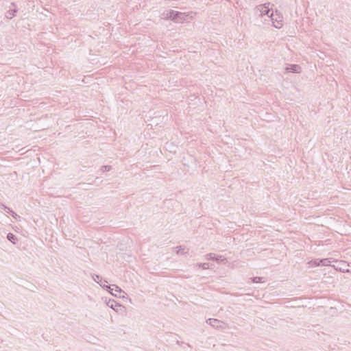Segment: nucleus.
<instances>
[{"label": "nucleus", "mask_w": 351, "mask_h": 351, "mask_svg": "<svg viewBox=\"0 0 351 351\" xmlns=\"http://www.w3.org/2000/svg\"><path fill=\"white\" fill-rule=\"evenodd\" d=\"M198 266L203 269H207L209 268V265L207 263H199L198 264Z\"/></svg>", "instance_id": "obj_16"}, {"label": "nucleus", "mask_w": 351, "mask_h": 351, "mask_svg": "<svg viewBox=\"0 0 351 351\" xmlns=\"http://www.w3.org/2000/svg\"><path fill=\"white\" fill-rule=\"evenodd\" d=\"M206 259L216 261L218 263L222 262L226 260L222 256H217L214 253H210L206 255Z\"/></svg>", "instance_id": "obj_6"}, {"label": "nucleus", "mask_w": 351, "mask_h": 351, "mask_svg": "<svg viewBox=\"0 0 351 351\" xmlns=\"http://www.w3.org/2000/svg\"><path fill=\"white\" fill-rule=\"evenodd\" d=\"M285 69L289 73H300L301 72V67L298 64H289Z\"/></svg>", "instance_id": "obj_5"}, {"label": "nucleus", "mask_w": 351, "mask_h": 351, "mask_svg": "<svg viewBox=\"0 0 351 351\" xmlns=\"http://www.w3.org/2000/svg\"><path fill=\"white\" fill-rule=\"evenodd\" d=\"M206 323L217 329L223 330L228 328L227 324L217 319L209 318L206 320Z\"/></svg>", "instance_id": "obj_2"}, {"label": "nucleus", "mask_w": 351, "mask_h": 351, "mask_svg": "<svg viewBox=\"0 0 351 351\" xmlns=\"http://www.w3.org/2000/svg\"><path fill=\"white\" fill-rule=\"evenodd\" d=\"M321 263V265L322 266H328L330 264L331 261L329 258H323L319 261Z\"/></svg>", "instance_id": "obj_13"}, {"label": "nucleus", "mask_w": 351, "mask_h": 351, "mask_svg": "<svg viewBox=\"0 0 351 351\" xmlns=\"http://www.w3.org/2000/svg\"><path fill=\"white\" fill-rule=\"evenodd\" d=\"M321 259H315L312 261L311 263H313L314 266H319L321 265V263L319 262Z\"/></svg>", "instance_id": "obj_18"}, {"label": "nucleus", "mask_w": 351, "mask_h": 351, "mask_svg": "<svg viewBox=\"0 0 351 351\" xmlns=\"http://www.w3.org/2000/svg\"><path fill=\"white\" fill-rule=\"evenodd\" d=\"M270 3L259 5L256 7V10L260 12V16L267 15L269 18L270 16L271 9L269 8Z\"/></svg>", "instance_id": "obj_3"}, {"label": "nucleus", "mask_w": 351, "mask_h": 351, "mask_svg": "<svg viewBox=\"0 0 351 351\" xmlns=\"http://www.w3.org/2000/svg\"><path fill=\"white\" fill-rule=\"evenodd\" d=\"M10 214L12 215V216L15 219H17L18 218H20V216L18 215L16 213H14L12 210V212L10 213Z\"/></svg>", "instance_id": "obj_19"}, {"label": "nucleus", "mask_w": 351, "mask_h": 351, "mask_svg": "<svg viewBox=\"0 0 351 351\" xmlns=\"http://www.w3.org/2000/svg\"><path fill=\"white\" fill-rule=\"evenodd\" d=\"M262 279H263V278H262V277H258V276H256V277H254V278H252V282H254V283H258V282H261Z\"/></svg>", "instance_id": "obj_17"}, {"label": "nucleus", "mask_w": 351, "mask_h": 351, "mask_svg": "<svg viewBox=\"0 0 351 351\" xmlns=\"http://www.w3.org/2000/svg\"><path fill=\"white\" fill-rule=\"evenodd\" d=\"M112 287H113L112 288H111L110 287V293L112 295H114L117 296H117L121 297L120 294L122 293L121 289L119 287H117L116 285H112Z\"/></svg>", "instance_id": "obj_7"}, {"label": "nucleus", "mask_w": 351, "mask_h": 351, "mask_svg": "<svg viewBox=\"0 0 351 351\" xmlns=\"http://www.w3.org/2000/svg\"><path fill=\"white\" fill-rule=\"evenodd\" d=\"M16 12V9H10L6 13V17L8 19H12L14 16Z\"/></svg>", "instance_id": "obj_11"}, {"label": "nucleus", "mask_w": 351, "mask_h": 351, "mask_svg": "<svg viewBox=\"0 0 351 351\" xmlns=\"http://www.w3.org/2000/svg\"><path fill=\"white\" fill-rule=\"evenodd\" d=\"M269 18L271 19V21L273 23V25L277 28L280 29L282 27L283 23H282V16L280 13L278 12V11H276L275 14H274V12L272 11L270 14Z\"/></svg>", "instance_id": "obj_1"}, {"label": "nucleus", "mask_w": 351, "mask_h": 351, "mask_svg": "<svg viewBox=\"0 0 351 351\" xmlns=\"http://www.w3.org/2000/svg\"><path fill=\"white\" fill-rule=\"evenodd\" d=\"M0 206L3 210H4L7 213H10L12 212V209L4 205L3 204L0 203Z\"/></svg>", "instance_id": "obj_15"}, {"label": "nucleus", "mask_w": 351, "mask_h": 351, "mask_svg": "<svg viewBox=\"0 0 351 351\" xmlns=\"http://www.w3.org/2000/svg\"><path fill=\"white\" fill-rule=\"evenodd\" d=\"M108 306L115 310V308L117 306H120V305L114 300H109L107 303Z\"/></svg>", "instance_id": "obj_10"}, {"label": "nucleus", "mask_w": 351, "mask_h": 351, "mask_svg": "<svg viewBox=\"0 0 351 351\" xmlns=\"http://www.w3.org/2000/svg\"><path fill=\"white\" fill-rule=\"evenodd\" d=\"M111 169V166L110 165H104L101 167L100 170L102 173L106 171H109Z\"/></svg>", "instance_id": "obj_14"}, {"label": "nucleus", "mask_w": 351, "mask_h": 351, "mask_svg": "<svg viewBox=\"0 0 351 351\" xmlns=\"http://www.w3.org/2000/svg\"><path fill=\"white\" fill-rule=\"evenodd\" d=\"M176 252L178 254H184L187 253V250L185 248L182 247L181 246H178L176 247Z\"/></svg>", "instance_id": "obj_12"}, {"label": "nucleus", "mask_w": 351, "mask_h": 351, "mask_svg": "<svg viewBox=\"0 0 351 351\" xmlns=\"http://www.w3.org/2000/svg\"><path fill=\"white\" fill-rule=\"evenodd\" d=\"M7 239L13 244H15L18 240L17 237L14 234L10 232L7 234Z\"/></svg>", "instance_id": "obj_9"}, {"label": "nucleus", "mask_w": 351, "mask_h": 351, "mask_svg": "<svg viewBox=\"0 0 351 351\" xmlns=\"http://www.w3.org/2000/svg\"><path fill=\"white\" fill-rule=\"evenodd\" d=\"M172 14H175L174 10L165 11L162 14V18L164 19H172Z\"/></svg>", "instance_id": "obj_8"}, {"label": "nucleus", "mask_w": 351, "mask_h": 351, "mask_svg": "<svg viewBox=\"0 0 351 351\" xmlns=\"http://www.w3.org/2000/svg\"><path fill=\"white\" fill-rule=\"evenodd\" d=\"M175 14H172V21L180 23L186 20V15L185 13H182L178 11H174Z\"/></svg>", "instance_id": "obj_4"}]
</instances>
